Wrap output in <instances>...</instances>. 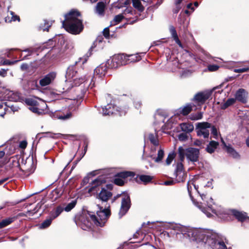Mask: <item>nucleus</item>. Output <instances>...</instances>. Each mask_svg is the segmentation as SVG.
Segmentation results:
<instances>
[{
	"label": "nucleus",
	"instance_id": "nucleus-59",
	"mask_svg": "<svg viewBox=\"0 0 249 249\" xmlns=\"http://www.w3.org/2000/svg\"><path fill=\"white\" fill-rule=\"evenodd\" d=\"M28 68L29 66L26 63H23L20 66L21 70L23 71H27L28 69Z\"/></svg>",
	"mask_w": 249,
	"mask_h": 249
},
{
	"label": "nucleus",
	"instance_id": "nucleus-50",
	"mask_svg": "<svg viewBox=\"0 0 249 249\" xmlns=\"http://www.w3.org/2000/svg\"><path fill=\"white\" fill-rule=\"evenodd\" d=\"M219 66L216 65H210L208 66V70L211 71H214L217 70Z\"/></svg>",
	"mask_w": 249,
	"mask_h": 249
},
{
	"label": "nucleus",
	"instance_id": "nucleus-6",
	"mask_svg": "<svg viewBox=\"0 0 249 249\" xmlns=\"http://www.w3.org/2000/svg\"><path fill=\"white\" fill-rule=\"evenodd\" d=\"M200 196L203 202H201V205L198 207L201 210L202 212L208 217L213 215L212 213L219 216L220 213L213 207V205L214 203L212 198L204 194L201 195Z\"/></svg>",
	"mask_w": 249,
	"mask_h": 249
},
{
	"label": "nucleus",
	"instance_id": "nucleus-39",
	"mask_svg": "<svg viewBox=\"0 0 249 249\" xmlns=\"http://www.w3.org/2000/svg\"><path fill=\"white\" fill-rule=\"evenodd\" d=\"M148 139L154 145H158L159 144V142L156 134H149L148 135Z\"/></svg>",
	"mask_w": 249,
	"mask_h": 249
},
{
	"label": "nucleus",
	"instance_id": "nucleus-62",
	"mask_svg": "<svg viewBox=\"0 0 249 249\" xmlns=\"http://www.w3.org/2000/svg\"><path fill=\"white\" fill-rule=\"evenodd\" d=\"M20 61V60H17V61H10L9 60H6V61H5L4 62V64L5 65H12V64H15V63L18 62Z\"/></svg>",
	"mask_w": 249,
	"mask_h": 249
},
{
	"label": "nucleus",
	"instance_id": "nucleus-10",
	"mask_svg": "<svg viewBox=\"0 0 249 249\" xmlns=\"http://www.w3.org/2000/svg\"><path fill=\"white\" fill-rule=\"evenodd\" d=\"M122 196L121 207L119 212L120 217L125 214L130 207V199L129 195L127 193H123Z\"/></svg>",
	"mask_w": 249,
	"mask_h": 249
},
{
	"label": "nucleus",
	"instance_id": "nucleus-31",
	"mask_svg": "<svg viewBox=\"0 0 249 249\" xmlns=\"http://www.w3.org/2000/svg\"><path fill=\"white\" fill-rule=\"evenodd\" d=\"M132 2L133 6L140 12L144 10V7L142 5L141 0H131V2Z\"/></svg>",
	"mask_w": 249,
	"mask_h": 249
},
{
	"label": "nucleus",
	"instance_id": "nucleus-24",
	"mask_svg": "<svg viewBox=\"0 0 249 249\" xmlns=\"http://www.w3.org/2000/svg\"><path fill=\"white\" fill-rule=\"evenodd\" d=\"M76 203V199H73L71 200L70 202H68L66 204L65 207H63V211H65L67 212L71 211L75 206Z\"/></svg>",
	"mask_w": 249,
	"mask_h": 249
},
{
	"label": "nucleus",
	"instance_id": "nucleus-15",
	"mask_svg": "<svg viewBox=\"0 0 249 249\" xmlns=\"http://www.w3.org/2000/svg\"><path fill=\"white\" fill-rule=\"evenodd\" d=\"M56 74L55 72H51L46 75L39 80V84L42 87H45L50 84L55 78Z\"/></svg>",
	"mask_w": 249,
	"mask_h": 249
},
{
	"label": "nucleus",
	"instance_id": "nucleus-5",
	"mask_svg": "<svg viewBox=\"0 0 249 249\" xmlns=\"http://www.w3.org/2000/svg\"><path fill=\"white\" fill-rule=\"evenodd\" d=\"M178 154L181 162L184 160L186 157L188 161L195 162L198 160L200 152L197 148L189 147L184 149L182 146H179L178 148Z\"/></svg>",
	"mask_w": 249,
	"mask_h": 249
},
{
	"label": "nucleus",
	"instance_id": "nucleus-47",
	"mask_svg": "<svg viewBox=\"0 0 249 249\" xmlns=\"http://www.w3.org/2000/svg\"><path fill=\"white\" fill-rule=\"evenodd\" d=\"M211 133L213 136L214 138H217L218 136V132L216 128L214 126H211Z\"/></svg>",
	"mask_w": 249,
	"mask_h": 249
},
{
	"label": "nucleus",
	"instance_id": "nucleus-34",
	"mask_svg": "<svg viewBox=\"0 0 249 249\" xmlns=\"http://www.w3.org/2000/svg\"><path fill=\"white\" fill-rule=\"evenodd\" d=\"M105 10V4L103 2H98L96 7V12L99 15L104 14Z\"/></svg>",
	"mask_w": 249,
	"mask_h": 249
},
{
	"label": "nucleus",
	"instance_id": "nucleus-38",
	"mask_svg": "<svg viewBox=\"0 0 249 249\" xmlns=\"http://www.w3.org/2000/svg\"><path fill=\"white\" fill-rule=\"evenodd\" d=\"M52 218L50 217L44 221L39 226L40 229H45L48 227L51 224Z\"/></svg>",
	"mask_w": 249,
	"mask_h": 249
},
{
	"label": "nucleus",
	"instance_id": "nucleus-41",
	"mask_svg": "<svg viewBox=\"0 0 249 249\" xmlns=\"http://www.w3.org/2000/svg\"><path fill=\"white\" fill-rule=\"evenodd\" d=\"M52 25V23L47 21L46 20H44V25H41L40 26V29L42 30L43 31H48L49 28Z\"/></svg>",
	"mask_w": 249,
	"mask_h": 249
},
{
	"label": "nucleus",
	"instance_id": "nucleus-46",
	"mask_svg": "<svg viewBox=\"0 0 249 249\" xmlns=\"http://www.w3.org/2000/svg\"><path fill=\"white\" fill-rule=\"evenodd\" d=\"M174 157H175L174 153H170L168 155V157L167 158V159L166 160V164L167 165H169L171 163V162L174 159Z\"/></svg>",
	"mask_w": 249,
	"mask_h": 249
},
{
	"label": "nucleus",
	"instance_id": "nucleus-53",
	"mask_svg": "<svg viewBox=\"0 0 249 249\" xmlns=\"http://www.w3.org/2000/svg\"><path fill=\"white\" fill-rule=\"evenodd\" d=\"M249 70V68H244L242 69H234V71L237 73H240L248 71Z\"/></svg>",
	"mask_w": 249,
	"mask_h": 249
},
{
	"label": "nucleus",
	"instance_id": "nucleus-32",
	"mask_svg": "<svg viewBox=\"0 0 249 249\" xmlns=\"http://www.w3.org/2000/svg\"><path fill=\"white\" fill-rule=\"evenodd\" d=\"M127 57L128 59V63L129 62L138 61L141 59L139 54L138 53L127 55Z\"/></svg>",
	"mask_w": 249,
	"mask_h": 249
},
{
	"label": "nucleus",
	"instance_id": "nucleus-23",
	"mask_svg": "<svg viewBox=\"0 0 249 249\" xmlns=\"http://www.w3.org/2000/svg\"><path fill=\"white\" fill-rule=\"evenodd\" d=\"M218 144V142L214 141H211L206 147V150L207 152L210 154L213 153Z\"/></svg>",
	"mask_w": 249,
	"mask_h": 249
},
{
	"label": "nucleus",
	"instance_id": "nucleus-44",
	"mask_svg": "<svg viewBox=\"0 0 249 249\" xmlns=\"http://www.w3.org/2000/svg\"><path fill=\"white\" fill-rule=\"evenodd\" d=\"M52 195L54 197V199H56L61 197L62 195V192H59V190L58 189H56L52 192Z\"/></svg>",
	"mask_w": 249,
	"mask_h": 249
},
{
	"label": "nucleus",
	"instance_id": "nucleus-43",
	"mask_svg": "<svg viewBox=\"0 0 249 249\" xmlns=\"http://www.w3.org/2000/svg\"><path fill=\"white\" fill-rule=\"evenodd\" d=\"M164 156V151L162 149H160L158 151V157L155 160L157 162H160L161 160Z\"/></svg>",
	"mask_w": 249,
	"mask_h": 249
},
{
	"label": "nucleus",
	"instance_id": "nucleus-29",
	"mask_svg": "<svg viewBox=\"0 0 249 249\" xmlns=\"http://www.w3.org/2000/svg\"><path fill=\"white\" fill-rule=\"evenodd\" d=\"M155 119L156 121L157 122V123L155 122V124H163L164 123L165 117L164 116V115H161L159 111H158L155 115Z\"/></svg>",
	"mask_w": 249,
	"mask_h": 249
},
{
	"label": "nucleus",
	"instance_id": "nucleus-21",
	"mask_svg": "<svg viewBox=\"0 0 249 249\" xmlns=\"http://www.w3.org/2000/svg\"><path fill=\"white\" fill-rule=\"evenodd\" d=\"M232 214L239 220L240 221H243L245 220L246 218H249V217L247 216V214L246 213H243L241 212L235 210H232L231 211Z\"/></svg>",
	"mask_w": 249,
	"mask_h": 249
},
{
	"label": "nucleus",
	"instance_id": "nucleus-60",
	"mask_svg": "<svg viewBox=\"0 0 249 249\" xmlns=\"http://www.w3.org/2000/svg\"><path fill=\"white\" fill-rule=\"evenodd\" d=\"M202 144V142L198 140H196L194 142V145L196 146H201Z\"/></svg>",
	"mask_w": 249,
	"mask_h": 249
},
{
	"label": "nucleus",
	"instance_id": "nucleus-11",
	"mask_svg": "<svg viewBox=\"0 0 249 249\" xmlns=\"http://www.w3.org/2000/svg\"><path fill=\"white\" fill-rule=\"evenodd\" d=\"M212 93V90L199 92L195 95L193 100L200 104H204L207 100L210 98Z\"/></svg>",
	"mask_w": 249,
	"mask_h": 249
},
{
	"label": "nucleus",
	"instance_id": "nucleus-18",
	"mask_svg": "<svg viewBox=\"0 0 249 249\" xmlns=\"http://www.w3.org/2000/svg\"><path fill=\"white\" fill-rule=\"evenodd\" d=\"M112 196V193L105 189H102L98 195L99 199L103 202H107Z\"/></svg>",
	"mask_w": 249,
	"mask_h": 249
},
{
	"label": "nucleus",
	"instance_id": "nucleus-20",
	"mask_svg": "<svg viewBox=\"0 0 249 249\" xmlns=\"http://www.w3.org/2000/svg\"><path fill=\"white\" fill-rule=\"evenodd\" d=\"M221 141L224 147L226 148L227 152L230 155H231L234 158H239V155L238 153L230 145H227L222 138H221Z\"/></svg>",
	"mask_w": 249,
	"mask_h": 249
},
{
	"label": "nucleus",
	"instance_id": "nucleus-56",
	"mask_svg": "<svg viewBox=\"0 0 249 249\" xmlns=\"http://www.w3.org/2000/svg\"><path fill=\"white\" fill-rule=\"evenodd\" d=\"M72 116L71 112L69 111L66 114H63V120H68L71 118Z\"/></svg>",
	"mask_w": 249,
	"mask_h": 249
},
{
	"label": "nucleus",
	"instance_id": "nucleus-27",
	"mask_svg": "<svg viewBox=\"0 0 249 249\" xmlns=\"http://www.w3.org/2000/svg\"><path fill=\"white\" fill-rule=\"evenodd\" d=\"M131 3V0H118L117 3L114 6L118 9L129 5Z\"/></svg>",
	"mask_w": 249,
	"mask_h": 249
},
{
	"label": "nucleus",
	"instance_id": "nucleus-57",
	"mask_svg": "<svg viewBox=\"0 0 249 249\" xmlns=\"http://www.w3.org/2000/svg\"><path fill=\"white\" fill-rule=\"evenodd\" d=\"M50 136L53 138L56 139L61 137V134L60 133H49Z\"/></svg>",
	"mask_w": 249,
	"mask_h": 249
},
{
	"label": "nucleus",
	"instance_id": "nucleus-48",
	"mask_svg": "<svg viewBox=\"0 0 249 249\" xmlns=\"http://www.w3.org/2000/svg\"><path fill=\"white\" fill-rule=\"evenodd\" d=\"M169 30L173 38L178 36L176 30L174 26H170L169 28Z\"/></svg>",
	"mask_w": 249,
	"mask_h": 249
},
{
	"label": "nucleus",
	"instance_id": "nucleus-54",
	"mask_svg": "<svg viewBox=\"0 0 249 249\" xmlns=\"http://www.w3.org/2000/svg\"><path fill=\"white\" fill-rule=\"evenodd\" d=\"M182 77H186L191 74V72L189 70H182L179 71Z\"/></svg>",
	"mask_w": 249,
	"mask_h": 249
},
{
	"label": "nucleus",
	"instance_id": "nucleus-1",
	"mask_svg": "<svg viewBox=\"0 0 249 249\" xmlns=\"http://www.w3.org/2000/svg\"><path fill=\"white\" fill-rule=\"evenodd\" d=\"M164 227L170 230V234L176 236L177 239L181 240L183 238H189L196 241L200 248H211L212 249H231L227 248L225 242L220 239L216 234L209 230L186 227L178 224L165 223Z\"/></svg>",
	"mask_w": 249,
	"mask_h": 249
},
{
	"label": "nucleus",
	"instance_id": "nucleus-51",
	"mask_svg": "<svg viewBox=\"0 0 249 249\" xmlns=\"http://www.w3.org/2000/svg\"><path fill=\"white\" fill-rule=\"evenodd\" d=\"M103 35L106 38H108L109 37V27H106L104 29L103 31Z\"/></svg>",
	"mask_w": 249,
	"mask_h": 249
},
{
	"label": "nucleus",
	"instance_id": "nucleus-49",
	"mask_svg": "<svg viewBox=\"0 0 249 249\" xmlns=\"http://www.w3.org/2000/svg\"><path fill=\"white\" fill-rule=\"evenodd\" d=\"M51 97L54 99H59L61 98V94L54 92H52L50 94Z\"/></svg>",
	"mask_w": 249,
	"mask_h": 249
},
{
	"label": "nucleus",
	"instance_id": "nucleus-8",
	"mask_svg": "<svg viewBox=\"0 0 249 249\" xmlns=\"http://www.w3.org/2000/svg\"><path fill=\"white\" fill-rule=\"evenodd\" d=\"M127 64H128L127 55L124 54H115L107 61L108 67L111 69H116Z\"/></svg>",
	"mask_w": 249,
	"mask_h": 249
},
{
	"label": "nucleus",
	"instance_id": "nucleus-33",
	"mask_svg": "<svg viewBox=\"0 0 249 249\" xmlns=\"http://www.w3.org/2000/svg\"><path fill=\"white\" fill-rule=\"evenodd\" d=\"M124 17L123 14H119L114 17L113 19L111 21L110 26L115 25L120 23Z\"/></svg>",
	"mask_w": 249,
	"mask_h": 249
},
{
	"label": "nucleus",
	"instance_id": "nucleus-17",
	"mask_svg": "<svg viewBox=\"0 0 249 249\" xmlns=\"http://www.w3.org/2000/svg\"><path fill=\"white\" fill-rule=\"evenodd\" d=\"M10 7H8V15L5 18V21L7 23H10L12 21H20L19 17L11 11H9Z\"/></svg>",
	"mask_w": 249,
	"mask_h": 249
},
{
	"label": "nucleus",
	"instance_id": "nucleus-45",
	"mask_svg": "<svg viewBox=\"0 0 249 249\" xmlns=\"http://www.w3.org/2000/svg\"><path fill=\"white\" fill-rule=\"evenodd\" d=\"M178 140L180 141H185L188 138V135L186 133H181L178 135Z\"/></svg>",
	"mask_w": 249,
	"mask_h": 249
},
{
	"label": "nucleus",
	"instance_id": "nucleus-37",
	"mask_svg": "<svg viewBox=\"0 0 249 249\" xmlns=\"http://www.w3.org/2000/svg\"><path fill=\"white\" fill-rule=\"evenodd\" d=\"M62 212V207L58 206L55 210L51 213V217L54 219L57 217Z\"/></svg>",
	"mask_w": 249,
	"mask_h": 249
},
{
	"label": "nucleus",
	"instance_id": "nucleus-4",
	"mask_svg": "<svg viewBox=\"0 0 249 249\" xmlns=\"http://www.w3.org/2000/svg\"><path fill=\"white\" fill-rule=\"evenodd\" d=\"M63 21V27L72 35H78L84 29L83 20L80 13L76 9H71L66 13Z\"/></svg>",
	"mask_w": 249,
	"mask_h": 249
},
{
	"label": "nucleus",
	"instance_id": "nucleus-25",
	"mask_svg": "<svg viewBox=\"0 0 249 249\" xmlns=\"http://www.w3.org/2000/svg\"><path fill=\"white\" fill-rule=\"evenodd\" d=\"M192 110V106L191 104H188L183 107H180L178 109V112L183 115H188Z\"/></svg>",
	"mask_w": 249,
	"mask_h": 249
},
{
	"label": "nucleus",
	"instance_id": "nucleus-26",
	"mask_svg": "<svg viewBox=\"0 0 249 249\" xmlns=\"http://www.w3.org/2000/svg\"><path fill=\"white\" fill-rule=\"evenodd\" d=\"M128 109V108L125 107H117L116 106V114H118L120 116L124 115L127 110Z\"/></svg>",
	"mask_w": 249,
	"mask_h": 249
},
{
	"label": "nucleus",
	"instance_id": "nucleus-40",
	"mask_svg": "<svg viewBox=\"0 0 249 249\" xmlns=\"http://www.w3.org/2000/svg\"><path fill=\"white\" fill-rule=\"evenodd\" d=\"M202 117L203 113L200 112L195 114H191L190 116V118L192 120H198L202 119Z\"/></svg>",
	"mask_w": 249,
	"mask_h": 249
},
{
	"label": "nucleus",
	"instance_id": "nucleus-28",
	"mask_svg": "<svg viewBox=\"0 0 249 249\" xmlns=\"http://www.w3.org/2000/svg\"><path fill=\"white\" fill-rule=\"evenodd\" d=\"M235 101L236 100H235V98L228 99L226 102L222 103L221 105V108L222 109H225L226 108H228L229 107L234 104L235 102Z\"/></svg>",
	"mask_w": 249,
	"mask_h": 249
},
{
	"label": "nucleus",
	"instance_id": "nucleus-61",
	"mask_svg": "<svg viewBox=\"0 0 249 249\" xmlns=\"http://www.w3.org/2000/svg\"><path fill=\"white\" fill-rule=\"evenodd\" d=\"M134 104L136 108H139L141 106V102L138 100L135 101Z\"/></svg>",
	"mask_w": 249,
	"mask_h": 249
},
{
	"label": "nucleus",
	"instance_id": "nucleus-12",
	"mask_svg": "<svg viewBox=\"0 0 249 249\" xmlns=\"http://www.w3.org/2000/svg\"><path fill=\"white\" fill-rule=\"evenodd\" d=\"M134 174L132 172L125 171L119 173L117 174V178L114 179V183L116 185L122 186L124 184V179L128 177H133Z\"/></svg>",
	"mask_w": 249,
	"mask_h": 249
},
{
	"label": "nucleus",
	"instance_id": "nucleus-13",
	"mask_svg": "<svg viewBox=\"0 0 249 249\" xmlns=\"http://www.w3.org/2000/svg\"><path fill=\"white\" fill-rule=\"evenodd\" d=\"M104 182L105 180L103 178L99 177L92 181V182L90 183V184L91 185V186L86 187V191H87L89 195L90 196L93 192L97 191L96 187L101 185Z\"/></svg>",
	"mask_w": 249,
	"mask_h": 249
},
{
	"label": "nucleus",
	"instance_id": "nucleus-63",
	"mask_svg": "<svg viewBox=\"0 0 249 249\" xmlns=\"http://www.w3.org/2000/svg\"><path fill=\"white\" fill-rule=\"evenodd\" d=\"M74 137L72 135H63V139H70V140H74Z\"/></svg>",
	"mask_w": 249,
	"mask_h": 249
},
{
	"label": "nucleus",
	"instance_id": "nucleus-58",
	"mask_svg": "<svg viewBox=\"0 0 249 249\" xmlns=\"http://www.w3.org/2000/svg\"><path fill=\"white\" fill-rule=\"evenodd\" d=\"M173 38H174V40L175 41L176 43L177 44H178L180 47L183 48L181 42L180 41V40L178 37V36H176V37H173Z\"/></svg>",
	"mask_w": 249,
	"mask_h": 249
},
{
	"label": "nucleus",
	"instance_id": "nucleus-3",
	"mask_svg": "<svg viewBox=\"0 0 249 249\" xmlns=\"http://www.w3.org/2000/svg\"><path fill=\"white\" fill-rule=\"evenodd\" d=\"M108 207L106 206L104 209L99 207L100 210L97 211L96 215L93 212L84 210L81 213L75 216L76 225L84 230L90 229L93 224L100 227L104 226L110 215Z\"/></svg>",
	"mask_w": 249,
	"mask_h": 249
},
{
	"label": "nucleus",
	"instance_id": "nucleus-36",
	"mask_svg": "<svg viewBox=\"0 0 249 249\" xmlns=\"http://www.w3.org/2000/svg\"><path fill=\"white\" fill-rule=\"evenodd\" d=\"M38 49V48H31L23 50V52H28V54L27 55L24 56L23 58H22L20 60H23L27 59V57L28 56L31 55L33 53L37 52Z\"/></svg>",
	"mask_w": 249,
	"mask_h": 249
},
{
	"label": "nucleus",
	"instance_id": "nucleus-52",
	"mask_svg": "<svg viewBox=\"0 0 249 249\" xmlns=\"http://www.w3.org/2000/svg\"><path fill=\"white\" fill-rule=\"evenodd\" d=\"M184 172L183 164L181 162L178 163L177 166L176 171V172Z\"/></svg>",
	"mask_w": 249,
	"mask_h": 249
},
{
	"label": "nucleus",
	"instance_id": "nucleus-42",
	"mask_svg": "<svg viewBox=\"0 0 249 249\" xmlns=\"http://www.w3.org/2000/svg\"><path fill=\"white\" fill-rule=\"evenodd\" d=\"M152 178V177L148 175H141L140 177V180L145 183L151 181Z\"/></svg>",
	"mask_w": 249,
	"mask_h": 249
},
{
	"label": "nucleus",
	"instance_id": "nucleus-2",
	"mask_svg": "<svg viewBox=\"0 0 249 249\" xmlns=\"http://www.w3.org/2000/svg\"><path fill=\"white\" fill-rule=\"evenodd\" d=\"M73 66L68 68L66 74L67 80L63 85V103L68 102L69 108L71 109L75 103V100L81 98L89 87L92 88L90 76H84L79 78H72L76 74Z\"/></svg>",
	"mask_w": 249,
	"mask_h": 249
},
{
	"label": "nucleus",
	"instance_id": "nucleus-14",
	"mask_svg": "<svg viewBox=\"0 0 249 249\" xmlns=\"http://www.w3.org/2000/svg\"><path fill=\"white\" fill-rule=\"evenodd\" d=\"M99 111L103 116H110L114 114H116V106L112 104H107L99 109Z\"/></svg>",
	"mask_w": 249,
	"mask_h": 249
},
{
	"label": "nucleus",
	"instance_id": "nucleus-9",
	"mask_svg": "<svg viewBox=\"0 0 249 249\" xmlns=\"http://www.w3.org/2000/svg\"><path fill=\"white\" fill-rule=\"evenodd\" d=\"M211 127V124L208 122L198 123L196 125L197 135L204 138H207L209 136V128Z\"/></svg>",
	"mask_w": 249,
	"mask_h": 249
},
{
	"label": "nucleus",
	"instance_id": "nucleus-35",
	"mask_svg": "<svg viewBox=\"0 0 249 249\" xmlns=\"http://www.w3.org/2000/svg\"><path fill=\"white\" fill-rule=\"evenodd\" d=\"M175 174L178 182H182L185 180L186 175L184 172H176Z\"/></svg>",
	"mask_w": 249,
	"mask_h": 249
},
{
	"label": "nucleus",
	"instance_id": "nucleus-19",
	"mask_svg": "<svg viewBox=\"0 0 249 249\" xmlns=\"http://www.w3.org/2000/svg\"><path fill=\"white\" fill-rule=\"evenodd\" d=\"M107 67H108L107 63L105 65L102 64L100 65L94 70V74L98 75L99 77L104 76L106 73Z\"/></svg>",
	"mask_w": 249,
	"mask_h": 249
},
{
	"label": "nucleus",
	"instance_id": "nucleus-30",
	"mask_svg": "<svg viewBox=\"0 0 249 249\" xmlns=\"http://www.w3.org/2000/svg\"><path fill=\"white\" fill-rule=\"evenodd\" d=\"M15 220V218L14 217H9L4 219H3L0 222V228H4L10 224H11L12 222H13Z\"/></svg>",
	"mask_w": 249,
	"mask_h": 249
},
{
	"label": "nucleus",
	"instance_id": "nucleus-16",
	"mask_svg": "<svg viewBox=\"0 0 249 249\" xmlns=\"http://www.w3.org/2000/svg\"><path fill=\"white\" fill-rule=\"evenodd\" d=\"M247 94L244 89H240L236 92L235 100H237L242 103H246L247 101Z\"/></svg>",
	"mask_w": 249,
	"mask_h": 249
},
{
	"label": "nucleus",
	"instance_id": "nucleus-7",
	"mask_svg": "<svg viewBox=\"0 0 249 249\" xmlns=\"http://www.w3.org/2000/svg\"><path fill=\"white\" fill-rule=\"evenodd\" d=\"M26 102L31 106L29 109L33 112L39 115L44 113L45 109L47 107L46 103L39 98L28 99Z\"/></svg>",
	"mask_w": 249,
	"mask_h": 249
},
{
	"label": "nucleus",
	"instance_id": "nucleus-64",
	"mask_svg": "<svg viewBox=\"0 0 249 249\" xmlns=\"http://www.w3.org/2000/svg\"><path fill=\"white\" fill-rule=\"evenodd\" d=\"M89 178L88 177L85 178L82 181L83 185H86L89 182Z\"/></svg>",
	"mask_w": 249,
	"mask_h": 249
},
{
	"label": "nucleus",
	"instance_id": "nucleus-55",
	"mask_svg": "<svg viewBox=\"0 0 249 249\" xmlns=\"http://www.w3.org/2000/svg\"><path fill=\"white\" fill-rule=\"evenodd\" d=\"M27 142L26 141H22L19 142V146L22 148L24 149L26 147Z\"/></svg>",
	"mask_w": 249,
	"mask_h": 249
},
{
	"label": "nucleus",
	"instance_id": "nucleus-22",
	"mask_svg": "<svg viewBox=\"0 0 249 249\" xmlns=\"http://www.w3.org/2000/svg\"><path fill=\"white\" fill-rule=\"evenodd\" d=\"M180 127L182 131L186 133L191 132L194 128L192 124L187 123H183L180 124Z\"/></svg>",
	"mask_w": 249,
	"mask_h": 249
}]
</instances>
